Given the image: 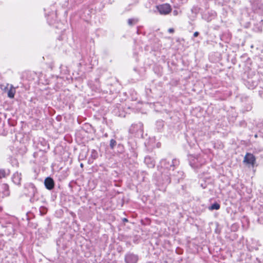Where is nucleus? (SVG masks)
Returning a JSON list of instances; mask_svg holds the SVG:
<instances>
[{
  "instance_id": "1a4fd4ad",
  "label": "nucleus",
  "mask_w": 263,
  "mask_h": 263,
  "mask_svg": "<svg viewBox=\"0 0 263 263\" xmlns=\"http://www.w3.org/2000/svg\"><path fill=\"white\" fill-rule=\"evenodd\" d=\"M136 22V20L133 19H129L128 21V23L129 25H132L133 24H134Z\"/></svg>"
},
{
  "instance_id": "ddd939ff",
  "label": "nucleus",
  "mask_w": 263,
  "mask_h": 263,
  "mask_svg": "<svg viewBox=\"0 0 263 263\" xmlns=\"http://www.w3.org/2000/svg\"><path fill=\"white\" fill-rule=\"evenodd\" d=\"M81 166L83 167V164H82V163L81 164Z\"/></svg>"
},
{
  "instance_id": "f8f14e48",
  "label": "nucleus",
  "mask_w": 263,
  "mask_h": 263,
  "mask_svg": "<svg viewBox=\"0 0 263 263\" xmlns=\"http://www.w3.org/2000/svg\"><path fill=\"white\" fill-rule=\"evenodd\" d=\"M173 13L175 15L178 14V12L177 11H174Z\"/></svg>"
},
{
  "instance_id": "423d86ee",
  "label": "nucleus",
  "mask_w": 263,
  "mask_h": 263,
  "mask_svg": "<svg viewBox=\"0 0 263 263\" xmlns=\"http://www.w3.org/2000/svg\"><path fill=\"white\" fill-rule=\"evenodd\" d=\"M220 208V205L217 203L213 204L211 206L209 207L210 210H218Z\"/></svg>"
},
{
  "instance_id": "9d476101",
  "label": "nucleus",
  "mask_w": 263,
  "mask_h": 263,
  "mask_svg": "<svg viewBox=\"0 0 263 263\" xmlns=\"http://www.w3.org/2000/svg\"><path fill=\"white\" fill-rule=\"evenodd\" d=\"M198 32H194V36L195 37L197 36H198Z\"/></svg>"
},
{
  "instance_id": "6e6552de",
  "label": "nucleus",
  "mask_w": 263,
  "mask_h": 263,
  "mask_svg": "<svg viewBox=\"0 0 263 263\" xmlns=\"http://www.w3.org/2000/svg\"><path fill=\"white\" fill-rule=\"evenodd\" d=\"M5 176V172L4 170H0V178L4 177Z\"/></svg>"
},
{
  "instance_id": "f257e3e1",
  "label": "nucleus",
  "mask_w": 263,
  "mask_h": 263,
  "mask_svg": "<svg viewBox=\"0 0 263 263\" xmlns=\"http://www.w3.org/2000/svg\"><path fill=\"white\" fill-rule=\"evenodd\" d=\"M157 9L161 14H168L171 11V7L169 4H165L157 6Z\"/></svg>"
},
{
  "instance_id": "9b49d317",
  "label": "nucleus",
  "mask_w": 263,
  "mask_h": 263,
  "mask_svg": "<svg viewBox=\"0 0 263 263\" xmlns=\"http://www.w3.org/2000/svg\"><path fill=\"white\" fill-rule=\"evenodd\" d=\"M168 31H169L170 32H171V33H172V32H173L174 30H173V29L171 28V29H169Z\"/></svg>"
},
{
  "instance_id": "7ed1b4c3",
  "label": "nucleus",
  "mask_w": 263,
  "mask_h": 263,
  "mask_svg": "<svg viewBox=\"0 0 263 263\" xmlns=\"http://www.w3.org/2000/svg\"><path fill=\"white\" fill-rule=\"evenodd\" d=\"M137 260V256L134 254H127L125 257L126 263H136Z\"/></svg>"
},
{
  "instance_id": "39448f33",
  "label": "nucleus",
  "mask_w": 263,
  "mask_h": 263,
  "mask_svg": "<svg viewBox=\"0 0 263 263\" xmlns=\"http://www.w3.org/2000/svg\"><path fill=\"white\" fill-rule=\"evenodd\" d=\"M15 93V89L12 85L10 86V89L8 92V96L10 98H13Z\"/></svg>"
},
{
  "instance_id": "0eeeda50",
  "label": "nucleus",
  "mask_w": 263,
  "mask_h": 263,
  "mask_svg": "<svg viewBox=\"0 0 263 263\" xmlns=\"http://www.w3.org/2000/svg\"><path fill=\"white\" fill-rule=\"evenodd\" d=\"M116 142L114 139H111L110 141V146L112 148H114V147L116 145Z\"/></svg>"
},
{
  "instance_id": "20e7f679",
  "label": "nucleus",
  "mask_w": 263,
  "mask_h": 263,
  "mask_svg": "<svg viewBox=\"0 0 263 263\" xmlns=\"http://www.w3.org/2000/svg\"><path fill=\"white\" fill-rule=\"evenodd\" d=\"M44 183L46 187L48 190H51L54 187V181L53 179L50 177L46 178Z\"/></svg>"
},
{
  "instance_id": "f03ea898",
  "label": "nucleus",
  "mask_w": 263,
  "mask_h": 263,
  "mask_svg": "<svg viewBox=\"0 0 263 263\" xmlns=\"http://www.w3.org/2000/svg\"><path fill=\"white\" fill-rule=\"evenodd\" d=\"M243 162L253 165L255 162V158L252 154L247 153L244 158Z\"/></svg>"
}]
</instances>
